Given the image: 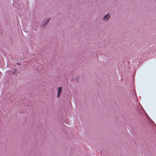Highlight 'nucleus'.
<instances>
[{"instance_id":"f257e3e1","label":"nucleus","mask_w":156,"mask_h":156,"mask_svg":"<svg viewBox=\"0 0 156 156\" xmlns=\"http://www.w3.org/2000/svg\"><path fill=\"white\" fill-rule=\"evenodd\" d=\"M141 108L142 109V110L145 113L146 116L147 118L149 120H150V121H151L152 122V123L153 124L155 125L154 123L151 120V119H150V118L149 117V116L145 112V111L144 110L143 108L141 106Z\"/></svg>"},{"instance_id":"f03ea898","label":"nucleus","mask_w":156,"mask_h":156,"mask_svg":"<svg viewBox=\"0 0 156 156\" xmlns=\"http://www.w3.org/2000/svg\"><path fill=\"white\" fill-rule=\"evenodd\" d=\"M110 17V15L109 14H107L105 15L103 17V19L105 20H108Z\"/></svg>"},{"instance_id":"7ed1b4c3","label":"nucleus","mask_w":156,"mask_h":156,"mask_svg":"<svg viewBox=\"0 0 156 156\" xmlns=\"http://www.w3.org/2000/svg\"><path fill=\"white\" fill-rule=\"evenodd\" d=\"M62 90V88L61 87H60L58 89V93L57 94V97H58L59 95V94L60 93L61 91Z\"/></svg>"},{"instance_id":"20e7f679","label":"nucleus","mask_w":156,"mask_h":156,"mask_svg":"<svg viewBox=\"0 0 156 156\" xmlns=\"http://www.w3.org/2000/svg\"><path fill=\"white\" fill-rule=\"evenodd\" d=\"M49 21V19H48L47 20V21L45 23H44V24H42V26H44L45 25H46L47 23Z\"/></svg>"}]
</instances>
